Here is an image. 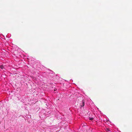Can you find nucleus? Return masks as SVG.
I'll use <instances>...</instances> for the list:
<instances>
[{"instance_id":"nucleus-4","label":"nucleus","mask_w":132,"mask_h":132,"mask_svg":"<svg viewBox=\"0 0 132 132\" xmlns=\"http://www.w3.org/2000/svg\"><path fill=\"white\" fill-rule=\"evenodd\" d=\"M94 118H91V121Z\"/></svg>"},{"instance_id":"nucleus-5","label":"nucleus","mask_w":132,"mask_h":132,"mask_svg":"<svg viewBox=\"0 0 132 132\" xmlns=\"http://www.w3.org/2000/svg\"><path fill=\"white\" fill-rule=\"evenodd\" d=\"M107 130H108V131H109V130L108 129H107Z\"/></svg>"},{"instance_id":"nucleus-1","label":"nucleus","mask_w":132,"mask_h":132,"mask_svg":"<svg viewBox=\"0 0 132 132\" xmlns=\"http://www.w3.org/2000/svg\"><path fill=\"white\" fill-rule=\"evenodd\" d=\"M85 100H82V101L80 103V108L81 110L84 109V106L85 105Z\"/></svg>"},{"instance_id":"nucleus-2","label":"nucleus","mask_w":132,"mask_h":132,"mask_svg":"<svg viewBox=\"0 0 132 132\" xmlns=\"http://www.w3.org/2000/svg\"><path fill=\"white\" fill-rule=\"evenodd\" d=\"M0 68L2 69H5L4 67L3 66V65H0Z\"/></svg>"},{"instance_id":"nucleus-3","label":"nucleus","mask_w":132,"mask_h":132,"mask_svg":"<svg viewBox=\"0 0 132 132\" xmlns=\"http://www.w3.org/2000/svg\"><path fill=\"white\" fill-rule=\"evenodd\" d=\"M89 120H91V117H89Z\"/></svg>"}]
</instances>
